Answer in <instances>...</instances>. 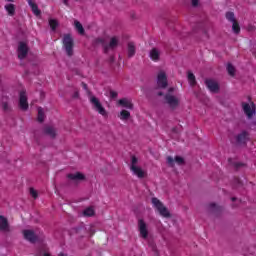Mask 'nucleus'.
I'll list each match as a JSON object with an SVG mask.
<instances>
[{
	"label": "nucleus",
	"mask_w": 256,
	"mask_h": 256,
	"mask_svg": "<svg viewBox=\"0 0 256 256\" xmlns=\"http://www.w3.org/2000/svg\"><path fill=\"white\" fill-rule=\"evenodd\" d=\"M92 45L94 47H99V45H101L104 53L107 54V53H109V51H115V49H117V47H119V38L114 36L110 39V42L107 43V38L98 37L93 40Z\"/></svg>",
	"instance_id": "1"
},
{
	"label": "nucleus",
	"mask_w": 256,
	"mask_h": 256,
	"mask_svg": "<svg viewBox=\"0 0 256 256\" xmlns=\"http://www.w3.org/2000/svg\"><path fill=\"white\" fill-rule=\"evenodd\" d=\"M62 43L68 57H73V47H75L73 36L71 34H64Z\"/></svg>",
	"instance_id": "2"
},
{
	"label": "nucleus",
	"mask_w": 256,
	"mask_h": 256,
	"mask_svg": "<svg viewBox=\"0 0 256 256\" xmlns=\"http://www.w3.org/2000/svg\"><path fill=\"white\" fill-rule=\"evenodd\" d=\"M152 205H154V207L157 209L162 217H166L167 219L171 217V213L169 212L167 207H165L163 205V202L158 200L156 197L152 198Z\"/></svg>",
	"instance_id": "3"
},
{
	"label": "nucleus",
	"mask_w": 256,
	"mask_h": 256,
	"mask_svg": "<svg viewBox=\"0 0 256 256\" xmlns=\"http://www.w3.org/2000/svg\"><path fill=\"white\" fill-rule=\"evenodd\" d=\"M90 103L93 105L95 111H97L102 117H107V110H105V107H103V104H101V101H99V98L95 96L90 97Z\"/></svg>",
	"instance_id": "4"
},
{
	"label": "nucleus",
	"mask_w": 256,
	"mask_h": 256,
	"mask_svg": "<svg viewBox=\"0 0 256 256\" xmlns=\"http://www.w3.org/2000/svg\"><path fill=\"white\" fill-rule=\"evenodd\" d=\"M157 87L154 89H167L169 82L167 81V74L165 72H160L157 76Z\"/></svg>",
	"instance_id": "5"
},
{
	"label": "nucleus",
	"mask_w": 256,
	"mask_h": 256,
	"mask_svg": "<svg viewBox=\"0 0 256 256\" xmlns=\"http://www.w3.org/2000/svg\"><path fill=\"white\" fill-rule=\"evenodd\" d=\"M204 83L210 93H219V91H221V86H219V82H217V80L207 78Z\"/></svg>",
	"instance_id": "6"
},
{
	"label": "nucleus",
	"mask_w": 256,
	"mask_h": 256,
	"mask_svg": "<svg viewBox=\"0 0 256 256\" xmlns=\"http://www.w3.org/2000/svg\"><path fill=\"white\" fill-rule=\"evenodd\" d=\"M164 99L172 111H175V109L179 107V98L175 97L174 95L166 94Z\"/></svg>",
	"instance_id": "7"
},
{
	"label": "nucleus",
	"mask_w": 256,
	"mask_h": 256,
	"mask_svg": "<svg viewBox=\"0 0 256 256\" xmlns=\"http://www.w3.org/2000/svg\"><path fill=\"white\" fill-rule=\"evenodd\" d=\"M66 177L69 179V181H73V183H81V181H87V177L81 172L69 173L66 175Z\"/></svg>",
	"instance_id": "8"
},
{
	"label": "nucleus",
	"mask_w": 256,
	"mask_h": 256,
	"mask_svg": "<svg viewBox=\"0 0 256 256\" xmlns=\"http://www.w3.org/2000/svg\"><path fill=\"white\" fill-rule=\"evenodd\" d=\"M138 231L142 239H147V237H149V230L147 229V223H145V220H138Z\"/></svg>",
	"instance_id": "9"
},
{
	"label": "nucleus",
	"mask_w": 256,
	"mask_h": 256,
	"mask_svg": "<svg viewBox=\"0 0 256 256\" xmlns=\"http://www.w3.org/2000/svg\"><path fill=\"white\" fill-rule=\"evenodd\" d=\"M29 54V46L25 42H19L18 45V59L23 60Z\"/></svg>",
	"instance_id": "10"
},
{
	"label": "nucleus",
	"mask_w": 256,
	"mask_h": 256,
	"mask_svg": "<svg viewBox=\"0 0 256 256\" xmlns=\"http://www.w3.org/2000/svg\"><path fill=\"white\" fill-rule=\"evenodd\" d=\"M19 107L22 111L29 109V103L27 102V92L22 90L19 95Z\"/></svg>",
	"instance_id": "11"
},
{
	"label": "nucleus",
	"mask_w": 256,
	"mask_h": 256,
	"mask_svg": "<svg viewBox=\"0 0 256 256\" xmlns=\"http://www.w3.org/2000/svg\"><path fill=\"white\" fill-rule=\"evenodd\" d=\"M249 136L250 134L247 132V130H244L236 135V145H247V141H249Z\"/></svg>",
	"instance_id": "12"
},
{
	"label": "nucleus",
	"mask_w": 256,
	"mask_h": 256,
	"mask_svg": "<svg viewBox=\"0 0 256 256\" xmlns=\"http://www.w3.org/2000/svg\"><path fill=\"white\" fill-rule=\"evenodd\" d=\"M24 239L30 243H37L39 236L35 234L33 230H23Z\"/></svg>",
	"instance_id": "13"
},
{
	"label": "nucleus",
	"mask_w": 256,
	"mask_h": 256,
	"mask_svg": "<svg viewBox=\"0 0 256 256\" xmlns=\"http://www.w3.org/2000/svg\"><path fill=\"white\" fill-rule=\"evenodd\" d=\"M242 109H243L245 115H247L248 119H251V117H253L255 115V104L254 103H252V107H251V105H249V103L242 102Z\"/></svg>",
	"instance_id": "14"
},
{
	"label": "nucleus",
	"mask_w": 256,
	"mask_h": 256,
	"mask_svg": "<svg viewBox=\"0 0 256 256\" xmlns=\"http://www.w3.org/2000/svg\"><path fill=\"white\" fill-rule=\"evenodd\" d=\"M43 133L44 135H47L48 137H50V139L57 138V128L51 125H45L43 128Z\"/></svg>",
	"instance_id": "15"
},
{
	"label": "nucleus",
	"mask_w": 256,
	"mask_h": 256,
	"mask_svg": "<svg viewBox=\"0 0 256 256\" xmlns=\"http://www.w3.org/2000/svg\"><path fill=\"white\" fill-rule=\"evenodd\" d=\"M175 163H177V165H185V158L181 156H175L174 159L171 156L167 157V164L169 167H175Z\"/></svg>",
	"instance_id": "16"
},
{
	"label": "nucleus",
	"mask_w": 256,
	"mask_h": 256,
	"mask_svg": "<svg viewBox=\"0 0 256 256\" xmlns=\"http://www.w3.org/2000/svg\"><path fill=\"white\" fill-rule=\"evenodd\" d=\"M0 231L3 233H9V231H11L9 220H7V218L3 215H0Z\"/></svg>",
	"instance_id": "17"
},
{
	"label": "nucleus",
	"mask_w": 256,
	"mask_h": 256,
	"mask_svg": "<svg viewBox=\"0 0 256 256\" xmlns=\"http://www.w3.org/2000/svg\"><path fill=\"white\" fill-rule=\"evenodd\" d=\"M130 171H132L138 179H145V177H147V172L139 166H130Z\"/></svg>",
	"instance_id": "18"
},
{
	"label": "nucleus",
	"mask_w": 256,
	"mask_h": 256,
	"mask_svg": "<svg viewBox=\"0 0 256 256\" xmlns=\"http://www.w3.org/2000/svg\"><path fill=\"white\" fill-rule=\"evenodd\" d=\"M1 107L5 113H9V111H11V106H9V96H2Z\"/></svg>",
	"instance_id": "19"
},
{
	"label": "nucleus",
	"mask_w": 256,
	"mask_h": 256,
	"mask_svg": "<svg viewBox=\"0 0 256 256\" xmlns=\"http://www.w3.org/2000/svg\"><path fill=\"white\" fill-rule=\"evenodd\" d=\"M28 4L31 7L32 13H34L36 17H39L41 15V10H39V6H37V3H35V0H28Z\"/></svg>",
	"instance_id": "20"
},
{
	"label": "nucleus",
	"mask_w": 256,
	"mask_h": 256,
	"mask_svg": "<svg viewBox=\"0 0 256 256\" xmlns=\"http://www.w3.org/2000/svg\"><path fill=\"white\" fill-rule=\"evenodd\" d=\"M136 52L137 48L135 47V43L129 42L127 45L128 58L131 59V57H135Z\"/></svg>",
	"instance_id": "21"
},
{
	"label": "nucleus",
	"mask_w": 256,
	"mask_h": 256,
	"mask_svg": "<svg viewBox=\"0 0 256 256\" xmlns=\"http://www.w3.org/2000/svg\"><path fill=\"white\" fill-rule=\"evenodd\" d=\"M160 57H161V52H159V49L152 48L150 50V58L152 59V61H159Z\"/></svg>",
	"instance_id": "22"
},
{
	"label": "nucleus",
	"mask_w": 256,
	"mask_h": 256,
	"mask_svg": "<svg viewBox=\"0 0 256 256\" xmlns=\"http://www.w3.org/2000/svg\"><path fill=\"white\" fill-rule=\"evenodd\" d=\"M118 103L122 106L125 107L126 109L133 110V104L131 103V100L127 98H122L118 101Z\"/></svg>",
	"instance_id": "23"
},
{
	"label": "nucleus",
	"mask_w": 256,
	"mask_h": 256,
	"mask_svg": "<svg viewBox=\"0 0 256 256\" xmlns=\"http://www.w3.org/2000/svg\"><path fill=\"white\" fill-rule=\"evenodd\" d=\"M74 25L79 35H85V28H83V24H81V22H79L78 20H75Z\"/></svg>",
	"instance_id": "24"
},
{
	"label": "nucleus",
	"mask_w": 256,
	"mask_h": 256,
	"mask_svg": "<svg viewBox=\"0 0 256 256\" xmlns=\"http://www.w3.org/2000/svg\"><path fill=\"white\" fill-rule=\"evenodd\" d=\"M188 81H189L191 87H195V85H197V80L195 79V74H193V72H191V71L188 72Z\"/></svg>",
	"instance_id": "25"
},
{
	"label": "nucleus",
	"mask_w": 256,
	"mask_h": 256,
	"mask_svg": "<svg viewBox=\"0 0 256 256\" xmlns=\"http://www.w3.org/2000/svg\"><path fill=\"white\" fill-rule=\"evenodd\" d=\"M6 11L8 12V15L13 17L15 15V4H7L5 6Z\"/></svg>",
	"instance_id": "26"
},
{
	"label": "nucleus",
	"mask_w": 256,
	"mask_h": 256,
	"mask_svg": "<svg viewBox=\"0 0 256 256\" xmlns=\"http://www.w3.org/2000/svg\"><path fill=\"white\" fill-rule=\"evenodd\" d=\"M130 117H131V113H130L129 111H127V110H122V111L120 112V119H121L122 121H127L128 119H130Z\"/></svg>",
	"instance_id": "27"
},
{
	"label": "nucleus",
	"mask_w": 256,
	"mask_h": 256,
	"mask_svg": "<svg viewBox=\"0 0 256 256\" xmlns=\"http://www.w3.org/2000/svg\"><path fill=\"white\" fill-rule=\"evenodd\" d=\"M49 25L52 31H57V27H59V21L57 19H49Z\"/></svg>",
	"instance_id": "28"
},
{
	"label": "nucleus",
	"mask_w": 256,
	"mask_h": 256,
	"mask_svg": "<svg viewBox=\"0 0 256 256\" xmlns=\"http://www.w3.org/2000/svg\"><path fill=\"white\" fill-rule=\"evenodd\" d=\"M226 69H227L228 74L230 75V77H235L236 69H235V66H233V64L228 63Z\"/></svg>",
	"instance_id": "29"
},
{
	"label": "nucleus",
	"mask_w": 256,
	"mask_h": 256,
	"mask_svg": "<svg viewBox=\"0 0 256 256\" xmlns=\"http://www.w3.org/2000/svg\"><path fill=\"white\" fill-rule=\"evenodd\" d=\"M45 121V112H43V108H38V122L43 123Z\"/></svg>",
	"instance_id": "30"
},
{
	"label": "nucleus",
	"mask_w": 256,
	"mask_h": 256,
	"mask_svg": "<svg viewBox=\"0 0 256 256\" xmlns=\"http://www.w3.org/2000/svg\"><path fill=\"white\" fill-rule=\"evenodd\" d=\"M232 31L236 34L239 35V33H241V27L239 26V23L237 21L232 22Z\"/></svg>",
	"instance_id": "31"
},
{
	"label": "nucleus",
	"mask_w": 256,
	"mask_h": 256,
	"mask_svg": "<svg viewBox=\"0 0 256 256\" xmlns=\"http://www.w3.org/2000/svg\"><path fill=\"white\" fill-rule=\"evenodd\" d=\"M83 213L85 217H93V215H95V210L93 209V207H88L84 210Z\"/></svg>",
	"instance_id": "32"
},
{
	"label": "nucleus",
	"mask_w": 256,
	"mask_h": 256,
	"mask_svg": "<svg viewBox=\"0 0 256 256\" xmlns=\"http://www.w3.org/2000/svg\"><path fill=\"white\" fill-rule=\"evenodd\" d=\"M226 19H227L228 21H230L231 23H235V21H237V20L235 19V13H233V12H227V13H226Z\"/></svg>",
	"instance_id": "33"
},
{
	"label": "nucleus",
	"mask_w": 256,
	"mask_h": 256,
	"mask_svg": "<svg viewBox=\"0 0 256 256\" xmlns=\"http://www.w3.org/2000/svg\"><path fill=\"white\" fill-rule=\"evenodd\" d=\"M234 169H236V171H239L241 169V167H247V164L243 163V162H233L232 163Z\"/></svg>",
	"instance_id": "34"
},
{
	"label": "nucleus",
	"mask_w": 256,
	"mask_h": 256,
	"mask_svg": "<svg viewBox=\"0 0 256 256\" xmlns=\"http://www.w3.org/2000/svg\"><path fill=\"white\" fill-rule=\"evenodd\" d=\"M139 163V159L136 158L135 155L131 156V166L130 167H137V164Z\"/></svg>",
	"instance_id": "35"
},
{
	"label": "nucleus",
	"mask_w": 256,
	"mask_h": 256,
	"mask_svg": "<svg viewBox=\"0 0 256 256\" xmlns=\"http://www.w3.org/2000/svg\"><path fill=\"white\" fill-rule=\"evenodd\" d=\"M209 209H216V213H219V211H221V207L217 206V204L215 203L209 204Z\"/></svg>",
	"instance_id": "36"
},
{
	"label": "nucleus",
	"mask_w": 256,
	"mask_h": 256,
	"mask_svg": "<svg viewBox=\"0 0 256 256\" xmlns=\"http://www.w3.org/2000/svg\"><path fill=\"white\" fill-rule=\"evenodd\" d=\"M235 187H243V182L239 178H234Z\"/></svg>",
	"instance_id": "37"
},
{
	"label": "nucleus",
	"mask_w": 256,
	"mask_h": 256,
	"mask_svg": "<svg viewBox=\"0 0 256 256\" xmlns=\"http://www.w3.org/2000/svg\"><path fill=\"white\" fill-rule=\"evenodd\" d=\"M30 195H32L33 199H37L39 197L37 190H34L33 188H30Z\"/></svg>",
	"instance_id": "38"
},
{
	"label": "nucleus",
	"mask_w": 256,
	"mask_h": 256,
	"mask_svg": "<svg viewBox=\"0 0 256 256\" xmlns=\"http://www.w3.org/2000/svg\"><path fill=\"white\" fill-rule=\"evenodd\" d=\"M118 95L116 91L110 90V99H117Z\"/></svg>",
	"instance_id": "39"
},
{
	"label": "nucleus",
	"mask_w": 256,
	"mask_h": 256,
	"mask_svg": "<svg viewBox=\"0 0 256 256\" xmlns=\"http://www.w3.org/2000/svg\"><path fill=\"white\" fill-rule=\"evenodd\" d=\"M255 26L249 24L248 27H247V31H249L250 33H253V31H255Z\"/></svg>",
	"instance_id": "40"
},
{
	"label": "nucleus",
	"mask_w": 256,
	"mask_h": 256,
	"mask_svg": "<svg viewBox=\"0 0 256 256\" xmlns=\"http://www.w3.org/2000/svg\"><path fill=\"white\" fill-rule=\"evenodd\" d=\"M192 3V7H198L199 6V0H190Z\"/></svg>",
	"instance_id": "41"
},
{
	"label": "nucleus",
	"mask_w": 256,
	"mask_h": 256,
	"mask_svg": "<svg viewBox=\"0 0 256 256\" xmlns=\"http://www.w3.org/2000/svg\"><path fill=\"white\" fill-rule=\"evenodd\" d=\"M72 99H79V90H76L72 95Z\"/></svg>",
	"instance_id": "42"
},
{
	"label": "nucleus",
	"mask_w": 256,
	"mask_h": 256,
	"mask_svg": "<svg viewBox=\"0 0 256 256\" xmlns=\"http://www.w3.org/2000/svg\"><path fill=\"white\" fill-rule=\"evenodd\" d=\"M82 87L83 89H85V91H88L89 87L87 86V84L85 82H82Z\"/></svg>",
	"instance_id": "43"
},
{
	"label": "nucleus",
	"mask_w": 256,
	"mask_h": 256,
	"mask_svg": "<svg viewBox=\"0 0 256 256\" xmlns=\"http://www.w3.org/2000/svg\"><path fill=\"white\" fill-rule=\"evenodd\" d=\"M75 231H76V233H79V231H85V228L78 227V228H75Z\"/></svg>",
	"instance_id": "44"
},
{
	"label": "nucleus",
	"mask_w": 256,
	"mask_h": 256,
	"mask_svg": "<svg viewBox=\"0 0 256 256\" xmlns=\"http://www.w3.org/2000/svg\"><path fill=\"white\" fill-rule=\"evenodd\" d=\"M157 95H158V97H163V92L159 91V92L157 93Z\"/></svg>",
	"instance_id": "45"
},
{
	"label": "nucleus",
	"mask_w": 256,
	"mask_h": 256,
	"mask_svg": "<svg viewBox=\"0 0 256 256\" xmlns=\"http://www.w3.org/2000/svg\"><path fill=\"white\" fill-rule=\"evenodd\" d=\"M64 5H69V0H63Z\"/></svg>",
	"instance_id": "46"
},
{
	"label": "nucleus",
	"mask_w": 256,
	"mask_h": 256,
	"mask_svg": "<svg viewBox=\"0 0 256 256\" xmlns=\"http://www.w3.org/2000/svg\"><path fill=\"white\" fill-rule=\"evenodd\" d=\"M168 91L169 93H173V91H175V88H169Z\"/></svg>",
	"instance_id": "47"
},
{
	"label": "nucleus",
	"mask_w": 256,
	"mask_h": 256,
	"mask_svg": "<svg viewBox=\"0 0 256 256\" xmlns=\"http://www.w3.org/2000/svg\"><path fill=\"white\" fill-rule=\"evenodd\" d=\"M113 61H115L114 57H110V63H113Z\"/></svg>",
	"instance_id": "48"
},
{
	"label": "nucleus",
	"mask_w": 256,
	"mask_h": 256,
	"mask_svg": "<svg viewBox=\"0 0 256 256\" xmlns=\"http://www.w3.org/2000/svg\"><path fill=\"white\" fill-rule=\"evenodd\" d=\"M231 201H233V202L237 201V197H232Z\"/></svg>",
	"instance_id": "49"
},
{
	"label": "nucleus",
	"mask_w": 256,
	"mask_h": 256,
	"mask_svg": "<svg viewBox=\"0 0 256 256\" xmlns=\"http://www.w3.org/2000/svg\"><path fill=\"white\" fill-rule=\"evenodd\" d=\"M58 256H67V254L61 252Z\"/></svg>",
	"instance_id": "50"
},
{
	"label": "nucleus",
	"mask_w": 256,
	"mask_h": 256,
	"mask_svg": "<svg viewBox=\"0 0 256 256\" xmlns=\"http://www.w3.org/2000/svg\"><path fill=\"white\" fill-rule=\"evenodd\" d=\"M43 256H51V254L45 252V253H43Z\"/></svg>",
	"instance_id": "51"
},
{
	"label": "nucleus",
	"mask_w": 256,
	"mask_h": 256,
	"mask_svg": "<svg viewBox=\"0 0 256 256\" xmlns=\"http://www.w3.org/2000/svg\"><path fill=\"white\" fill-rule=\"evenodd\" d=\"M41 97H45V92H41Z\"/></svg>",
	"instance_id": "52"
},
{
	"label": "nucleus",
	"mask_w": 256,
	"mask_h": 256,
	"mask_svg": "<svg viewBox=\"0 0 256 256\" xmlns=\"http://www.w3.org/2000/svg\"><path fill=\"white\" fill-rule=\"evenodd\" d=\"M229 163H231V161H233L231 158L228 159Z\"/></svg>",
	"instance_id": "53"
},
{
	"label": "nucleus",
	"mask_w": 256,
	"mask_h": 256,
	"mask_svg": "<svg viewBox=\"0 0 256 256\" xmlns=\"http://www.w3.org/2000/svg\"><path fill=\"white\" fill-rule=\"evenodd\" d=\"M7 1H9L10 3H13V0H7Z\"/></svg>",
	"instance_id": "54"
},
{
	"label": "nucleus",
	"mask_w": 256,
	"mask_h": 256,
	"mask_svg": "<svg viewBox=\"0 0 256 256\" xmlns=\"http://www.w3.org/2000/svg\"><path fill=\"white\" fill-rule=\"evenodd\" d=\"M232 207H235V205H232Z\"/></svg>",
	"instance_id": "55"
}]
</instances>
